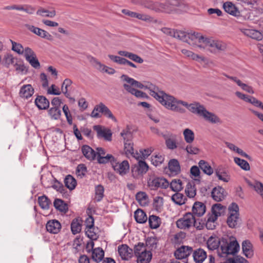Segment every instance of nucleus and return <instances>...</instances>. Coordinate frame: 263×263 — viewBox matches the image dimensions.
Segmentation results:
<instances>
[{
    "label": "nucleus",
    "mask_w": 263,
    "mask_h": 263,
    "mask_svg": "<svg viewBox=\"0 0 263 263\" xmlns=\"http://www.w3.org/2000/svg\"><path fill=\"white\" fill-rule=\"evenodd\" d=\"M149 94L158 101L166 108L180 114H184L186 110L180 107L179 105L185 106L193 114L202 116L205 109V107L199 102H194L189 104L187 102L177 99L174 96L166 93L160 90L159 87L152 83H149Z\"/></svg>",
    "instance_id": "1"
},
{
    "label": "nucleus",
    "mask_w": 263,
    "mask_h": 263,
    "mask_svg": "<svg viewBox=\"0 0 263 263\" xmlns=\"http://www.w3.org/2000/svg\"><path fill=\"white\" fill-rule=\"evenodd\" d=\"M239 250V245L236 239L230 240L228 238L222 237L221 250L223 254L234 255L238 252Z\"/></svg>",
    "instance_id": "2"
},
{
    "label": "nucleus",
    "mask_w": 263,
    "mask_h": 263,
    "mask_svg": "<svg viewBox=\"0 0 263 263\" xmlns=\"http://www.w3.org/2000/svg\"><path fill=\"white\" fill-rule=\"evenodd\" d=\"M147 241H146V242ZM135 254L137 263H148V251L147 244L139 242L135 246Z\"/></svg>",
    "instance_id": "3"
},
{
    "label": "nucleus",
    "mask_w": 263,
    "mask_h": 263,
    "mask_svg": "<svg viewBox=\"0 0 263 263\" xmlns=\"http://www.w3.org/2000/svg\"><path fill=\"white\" fill-rule=\"evenodd\" d=\"M99 112L108 118L111 119L114 121H116V118L110 109L103 103H100L95 106L93 110L91 112V116L95 118H100L101 115Z\"/></svg>",
    "instance_id": "4"
},
{
    "label": "nucleus",
    "mask_w": 263,
    "mask_h": 263,
    "mask_svg": "<svg viewBox=\"0 0 263 263\" xmlns=\"http://www.w3.org/2000/svg\"><path fill=\"white\" fill-rule=\"evenodd\" d=\"M124 151L125 154L127 157L132 156L135 159H146L148 157L147 154H144V152H146V149H140L139 152L137 151L135 152L133 147V143L132 142H125Z\"/></svg>",
    "instance_id": "5"
},
{
    "label": "nucleus",
    "mask_w": 263,
    "mask_h": 263,
    "mask_svg": "<svg viewBox=\"0 0 263 263\" xmlns=\"http://www.w3.org/2000/svg\"><path fill=\"white\" fill-rule=\"evenodd\" d=\"M95 243L92 241H90L87 244L86 249L87 252H91V257L93 260L97 262L102 260L104 256V252L103 249L100 247L93 249Z\"/></svg>",
    "instance_id": "6"
},
{
    "label": "nucleus",
    "mask_w": 263,
    "mask_h": 263,
    "mask_svg": "<svg viewBox=\"0 0 263 263\" xmlns=\"http://www.w3.org/2000/svg\"><path fill=\"white\" fill-rule=\"evenodd\" d=\"M194 215L192 213H187L176 222V226L180 229L190 228L192 225Z\"/></svg>",
    "instance_id": "7"
},
{
    "label": "nucleus",
    "mask_w": 263,
    "mask_h": 263,
    "mask_svg": "<svg viewBox=\"0 0 263 263\" xmlns=\"http://www.w3.org/2000/svg\"><path fill=\"white\" fill-rule=\"evenodd\" d=\"M88 59L92 66L101 72H106L110 74H114L116 72L114 69L102 64L94 57H90Z\"/></svg>",
    "instance_id": "8"
},
{
    "label": "nucleus",
    "mask_w": 263,
    "mask_h": 263,
    "mask_svg": "<svg viewBox=\"0 0 263 263\" xmlns=\"http://www.w3.org/2000/svg\"><path fill=\"white\" fill-rule=\"evenodd\" d=\"M169 186L168 181L163 177H156L149 182V191H156L158 188L166 189Z\"/></svg>",
    "instance_id": "9"
},
{
    "label": "nucleus",
    "mask_w": 263,
    "mask_h": 263,
    "mask_svg": "<svg viewBox=\"0 0 263 263\" xmlns=\"http://www.w3.org/2000/svg\"><path fill=\"white\" fill-rule=\"evenodd\" d=\"M112 166L115 171L121 176L126 174L129 170V165L127 160H124L120 163L115 159L114 162H112Z\"/></svg>",
    "instance_id": "10"
},
{
    "label": "nucleus",
    "mask_w": 263,
    "mask_h": 263,
    "mask_svg": "<svg viewBox=\"0 0 263 263\" xmlns=\"http://www.w3.org/2000/svg\"><path fill=\"white\" fill-rule=\"evenodd\" d=\"M205 40L206 41L204 44V46L200 45H198V47L199 48H206L209 50H210V47L214 48L219 51H223L226 48L225 44L221 41H214L209 38H206V40Z\"/></svg>",
    "instance_id": "11"
},
{
    "label": "nucleus",
    "mask_w": 263,
    "mask_h": 263,
    "mask_svg": "<svg viewBox=\"0 0 263 263\" xmlns=\"http://www.w3.org/2000/svg\"><path fill=\"white\" fill-rule=\"evenodd\" d=\"M93 129L97 132L99 138H103L108 141L111 140L112 133L110 129L99 125H94Z\"/></svg>",
    "instance_id": "12"
},
{
    "label": "nucleus",
    "mask_w": 263,
    "mask_h": 263,
    "mask_svg": "<svg viewBox=\"0 0 263 263\" xmlns=\"http://www.w3.org/2000/svg\"><path fill=\"white\" fill-rule=\"evenodd\" d=\"M207 37H204L200 33L194 32L193 33H187V41L186 42L191 45H197V43H203L205 44Z\"/></svg>",
    "instance_id": "13"
},
{
    "label": "nucleus",
    "mask_w": 263,
    "mask_h": 263,
    "mask_svg": "<svg viewBox=\"0 0 263 263\" xmlns=\"http://www.w3.org/2000/svg\"><path fill=\"white\" fill-rule=\"evenodd\" d=\"M193 252V248L189 246H182L174 252V256L177 259H182L187 257Z\"/></svg>",
    "instance_id": "14"
},
{
    "label": "nucleus",
    "mask_w": 263,
    "mask_h": 263,
    "mask_svg": "<svg viewBox=\"0 0 263 263\" xmlns=\"http://www.w3.org/2000/svg\"><path fill=\"white\" fill-rule=\"evenodd\" d=\"M169 185L171 190L176 192L171 197H184L182 194L178 193V192L183 189L182 182L180 179H173L171 183H169Z\"/></svg>",
    "instance_id": "15"
},
{
    "label": "nucleus",
    "mask_w": 263,
    "mask_h": 263,
    "mask_svg": "<svg viewBox=\"0 0 263 263\" xmlns=\"http://www.w3.org/2000/svg\"><path fill=\"white\" fill-rule=\"evenodd\" d=\"M118 253L123 260H128L133 255V250L126 245H122L118 247Z\"/></svg>",
    "instance_id": "16"
},
{
    "label": "nucleus",
    "mask_w": 263,
    "mask_h": 263,
    "mask_svg": "<svg viewBox=\"0 0 263 263\" xmlns=\"http://www.w3.org/2000/svg\"><path fill=\"white\" fill-rule=\"evenodd\" d=\"M206 244L209 250H216L222 245V238L220 239L216 235H212L209 238Z\"/></svg>",
    "instance_id": "17"
},
{
    "label": "nucleus",
    "mask_w": 263,
    "mask_h": 263,
    "mask_svg": "<svg viewBox=\"0 0 263 263\" xmlns=\"http://www.w3.org/2000/svg\"><path fill=\"white\" fill-rule=\"evenodd\" d=\"M240 218L239 214H229L227 218V223L229 228L236 229L239 227L240 223Z\"/></svg>",
    "instance_id": "18"
},
{
    "label": "nucleus",
    "mask_w": 263,
    "mask_h": 263,
    "mask_svg": "<svg viewBox=\"0 0 263 263\" xmlns=\"http://www.w3.org/2000/svg\"><path fill=\"white\" fill-rule=\"evenodd\" d=\"M192 254L196 263H202L207 257L206 252L201 248L193 250Z\"/></svg>",
    "instance_id": "19"
},
{
    "label": "nucleus",
    "mask_w": 263,
    "mask_h": 263,
    "mask_svg": "<svg viewBox=\"0 0 263 263\" xmlns=\"http://www.w3.org/2000/svg\"><path fill=\"white\" fill-rule=\"evenodd\" d=\"M166 5L165 7V12L170 13L175 7H181L184 5L183 0H167L164 3Z\"/></svg>",
    "instance_id": "20"
},
{
    "label": "nucleus",
    "mask_w": 263,
    "mask_h": 263,
    "mask_svg": "<svg viewBox=\"0 0 263 263\" xmlns=\"http://www.w3.org/2000/svg\"><path fill=\"white\" fill-rule=\"evenodd\" d=\"M61 229V223L57 220H49L46 224L47 231L50 233L57 234Z\"/></svg>",
    "instance_id": "21"
},
{
    "label": "nucleus",
    "mask_w": 263,
    "mask_h": 263,
    "mask_svg": "<svg viewBox=\"0 0 263 263\" xmlns=\"http://www.w3.org/2000/svg\"><path fill=\"white\" fill-rule=\"evenodd\" d=\"M206 211V207L204 203L196 201L192 208V213L194 215H197L198 217L202 216Z\"/></svg>",
    "instance_id": "22"
},
{
    "label": "nucleus",
    "mask_w": 263,
    "mask_h": 263,
    "mask_svg": "<svg viewBox=\"0 0 263 263\" xmlns=\"http://www.w3.org/2000/svg\"><path fill=\"white\" fill-rule=\"evenodd\" d=\"M28 29L30 31L33 32L37 35L40 36L41 37L46 39L50 41L52 40L51 35L43 29H42L38 27H34L33 26H30Z\"/></svg>",
    "instance_id": "23"
},
{
    "label": "nucleus",
    "mask_w": 263,
    "mask_h": 263,
    "mask_svg": "<svg viewBox=\"0 0 263 263\" xmlns=\"http://www.w3.org/2000/svg\"><path fill=\"white\" fill-rule=\"evenodd\" d=\"M223 8L225 11L233 15V16H238L240 12L239 11L237 8L231 2H227L223 5Z\"/></svg>",
    "instance_id": "24"
},
{
    "label": "nucleus",
    "mask_w": 263,
    "mask_h": 263,
    "mask_svg": "<svg viewBox=\"0 0 263 263\" xmlns=\"http://www.w3.org/2000/svg\"><path fill=\"white\" fill-rule=\"evenodd\" d=\"M253 246L249 240H245L242 243V250L244 255L247 258H251L253 255Z\"/></svg>",
    "instance_id": "25"
},
{
    "label": "nucleus",
    "mask_w": 263,
    "mask_h": 263,
    "mask_svg": "<svg viewBox=\"0 0 263 263\" xmlns=\"http://www.w3.org/2000/svg\"><path fill=\"white\" fill-rule=\"evenodd\" d=\"M81 151L86 158L89 160H94L97 156L96 152L89 146L84 145L82 146Z\"/></svg>",
    "instance_id": "26"
},
{
    "label": "nucleus",
    "mask_w": 263,
    "mask_h": 263,
    "mask_svg": "<svg viewBox=\"0 0 263 263\" xmlns=\"http://www.w3.org/2000/svg\"><path fill=\"white\" fill-rule=\"evenodd\" d=\"M121 79L125 82L124 84H128L129 85V86H131V87L135 88H143L144 87V85L140 82L134 80L133 78H129L127 75L122 74L121 76Z\"/></svg>",
    "instance_id": "27"
},
{
    "label": "nucleus",
    "mask_w": 263,
    "mask_h": 263,
    "mask_svg": "<svg viewBox=\"0 0 263 263\" xmlns=\"http://www.w3.org/2000/svg\"><path fill=\"white\" fill-rule=\"evenodd\" d=\"M121 79L125 82L124 84H128L129 85V86H131V87L135 88H143L144 87V85L140 82L134 80L133 78H129L127 75L122 74L121 76Z\"/></svg>",
    "instance_id": "28"
},
{
    "label": "nucleus",
    "mask_w": 263,
    "mask_h": 263,
    "mask_svg": "<svg viewBox=\"0 0 263 263\" xmlns=\"http://www.w3.org/2000/svg\"><path fill=\"white\" fill-rule=\"evenodd\" d=\"M34 89L30 84L23 85L20 89L19 95L22 98L27 99L32 96Z\"/></svg>",
    "instance_id": "29"
},
{
    "label": "nucleus",
    "mask_w": 263,
    "mask_h": 263,
    "mask_svg": "<svg viewBox=\"0 0 263 263\" xmlns=\"http://www.w3.org/2000/svg\"><path fill=\"white\" fill-rule=\"evenodd\" d=\"M34 102L40 109H46L49 106V100L43 96H38L35 99Z\"/></svg>",
    "instance_id": "30"
},
{
    "label": "nucleus",
    "mask_w": 263,
    "mask_h": 263,
    "mask_svg": "<svg viewBox=\"0 0 263 263\" xmlns=\"http://www.w3.org/2000/svg\"><path fill=\"white\" fill-rule=\"evenodd\" d=\"M118 53L121 56L126 57L130 60L138 63H142L143 62V60L141 57H140L137 54L132 52L124 50H120L118 52Z\"/></svg>",
    "instance_id": "31"
},
{
    "label": "nucleus",
    "mask_w": 263,
    "mask_h": 263,
    "mask_svg": "<svg viewBox=\"0 0 263 263\" xmlns=\"http://www.w3.org/2000/svg\"><path fill=\"white\" fill-rule=\"evenodd\" d=\"M202 117H203L206 120L212 123H221L220 119L215 114L205 109L204 113H203Z\"/></svg>",
    "instance_id": "32"
},
{
    "label": "nucleus",
    "mask_w": 263,
    "mask_h": 263,
    "mask_svg": "<svg viewBox=\"0 0 263 263\" xmlns=\"http://www.w3.org/2000/svg\"><path fill=\"white\" fill-rule=\"evenodd\" d=\"M168 166L170 172L175 175H178L181 172L179 162L176 159H171L168 163Z\"/></svg>",
    "instance_id": "33"
},
{
    "label": "nucleus",
    "mask_w": 263,
    "mask_h": 263,
    "mask_svg": "<svg viewBox=\"0 0 263 263\" xmlns=\"http://www.w3.org/2000/svg\"><path fill=\"white\" fill-rule=\"evenodd\" d=\"M123 87L127 91L134 95L138 98H147V95L145 92L138 90L135 88L131 87V86H129L128 84H123Z\"/></svg>",
    "instance_id": "34"
},
{
    "label": "nucleus",
    "mask_w": 263,
    "mask_h": 263,
    "mask_svg": "<svg viewBox=\"0 0 263 263\" xmlns=\"http://www.w3.org/2000/svg\"><path fill=\"white\" fill-rule=\"evenodd\" d=\"M164 3H161L158 2L153 1H149V9L153 10L155 12H164L165 6Z\"/></svg>",
    "instance_id": "35"
},
{
    "label": "nucleus",
    "mask_w": 263,
    "mask_h": 263,
    "mask_svg": "<svg viewBox=\"0 0 263 263\" xmlns=\"http://www.w3.org/2000/svg\"><path fill=\"white\" fill-rule=\"evenodd\" d=\"M161 223V218L156 215H152L149 216V228L152 229L158 228Z\"/></svg>",
    "instance_id": "36"
},
{
    "label": "nucleus",
    "mask_w": 263,
    "mask_h": 263,
    "mask_svg": "<svg viewBox=\"0 0 263 263\" xmlns=\"http://www.w3.org/2000/svg\"><path fill=\"white\" fill-rule=\"evenodd\" d=\"M199 168L203 171V172L208 175H211L213 173V169L210 165L209 163L205 160H201L198 163Z\"/></svg>",
    "instance_id": "37"
},
{
    "label": "nucleus",
    "mask_w": 263,
    "mask_h": 263,
    "mask_svg": "<svg viewBox=\"0 0 263 263\" xmlns=\"http://www.w3.org/2000/svg\"><path fill=\"white\" fill-rule=\"evenodd\" d=\"M82 228V220L79 218H74L71 223V230L73 234L80 233Z\"/></svg>",
    "instance_id": "38"
},
{
    "label": "nucleus",
    "mask_w": 263,
    "mask_h": 263,
    "mask_svg": "<svg viewBox=\"0 0 263 263\" xmlns=\"http://www.w3.org/2000/svg\"><path fill=\"white\" fill-rule=\"evenodd\" d=\"M245 34L249 36L250 37L256 40L257 41H260L263 38L262 34L258 30L253 29H247L245 31Z\"/></svg>",
    "instance_id": "39"
},
{
    "label": "nucleus",
    "mask_w": 263,
    "mask_h": 263,
    "mask_svg": "<svg viewBox=\"0 0 263 263\" xmlns=\"http://www.w3.org/2000/svg\"><path fill=\"white\" fill-rule=\"evenodd\" d=\"M54 206L58 210L66 213L68 211V204L61 199L56 198L54 201Z\"/></svg>",
    "instance_id": "40"
},
{
    "label": "nucleus",
    "mask_w": 263,
    "mask_h": 263,
    "mask_svg": "<svg viewBox=\"0 0 263 263\" xmlns=\"http://www.w3.org/2000/svg\"><path fill=\"white\" fill-rule=\"evenodd\" d=\"M185 194L187 197H195L196 194L195 184L193 181L188 182L185 190Z\"/></svg>",
    "instance_id": "41"
},
{
    "label": "nucleus",
    "mask_w": 263,
    "mask_h": 263,
    "mask_svg": "<svg viewBox=\"0 0 263 263\" xmlns=\"http://www.w3.org/2000/svg\"><path fill=\"white\" fill-rule=\"evenodd\" d=\"M215 173L218 179L222 180L225 182H228L230 179V176L227 172L221 168H217L215 169Z\"/></svg>",
    "instance_id": "42"
},
{
    "label": "nucleus",
    "mask_w": 263,
    "mask_h": 263,
    "mask_svg": "<svg viewBox=\"0 0 263 263\" xmlns=\"http://www.w3.org/2000/svg\"><path fill=\"white\" fill-rule=\"evenodd\" d=\"M134 217L136 221L140 223H144L147 220L146 214L140 209H138L135 211Z\"/></svg>",
    "instance_id": "43"
},
{
    "label": "nucleus",
    "mask_w": 263,
    "mask_h": 263,
    "mask_svg": "<svg viewBox=\"0 0 263 263\" xmlns=\"http://www.w3.org/2000/svg\"><path fill=\"white\" fill-rule=\"evenodd\" d=\"M226 196L224 189L220 186L215 187L211 192V197H224Z\"/></svg>",
    "instance_id": "44"
},
{
    "label": "nucleus",
    "mask_w": 263,
    "mask_h": 263,
    "mask_svg": "<svg viewBox=\"0 0 263 263\" xmlns=\"http://www.w3.org/2000/svg\"><path fill=\"white\" fill-rule=\"evenodd\" d=\"M65 186L70 190L76 187L77 185L76 180L70 175H67L64 180Z\"/></svg>",
    "instance_id": "45"
},
{
    "label": "nucleus",
    "mask_w": 263,
    "mask_h": 263,
    "mask_svg": "<svg viewBox=\"0 0 263 263\" xmlns=\"http://www.w3.org/2000/svg\"><path fill=\"white\" fill-rule=\"evenodd\" d=\"M136 159L139 161L138 166L137 168L138 174H142L145 173L148 170V165L145 161H144L145 159L139 158Z\"/></svg>",
    "instance_id": "46"
},
{
    "label": "nucleus",
    "mask_w": 263,
    "mask_h": 263,
    "mask_svg": "<svg viewBox=\"0 0 263 263\" xmlns=\"http://www.w3.org/2000/svg\"><path fill=\"white\" fill-rule=\"evenodd\" d=\"M164 160V157L159 154L153 155L151 158L152 164L155 166L160 165L163 162Z\"/></svg>",
    "instance_id": "47"
},
{
    "label": "nucleus",
    "mask_w": 263,
    "mask_h": 263,
    "mask_svg": "<svg viewBox=\"0 0 263 263\" xmlns=\"http://www.w3.org/2000/svg\"><path fill=\"white\" fill-rule=\"evenodd\" d=\"M183 135L185 141L187 143H191L194 140L195 136L194 132L190 129L186 128L183 131Z\"/></svg>",
    "instance_id": "48"
},
{
    "label": "nucleus",
    "mask_w": 263,
    "mask_h": 263,
    "mask_svg": "<svg viewBox=\"0 0 263 263\" xmlns=\"http://www.w3.org/2000/svg\"><path fill=\"white\" fill-rule=\"evenodd\" d=\"M234 160L242 170L245 171H249L250 170V165L247 161L238 157H235Z\"/></svg>",
    "instance_id": "49"
},
{
    "label": "nucleus",
    "mask_w": 263,
    "mask_h": 263,
    "mask_svg": "<svg viewBox=\"0 0 263 263\" xmlns=\"http://www.w3.org/2000/svg\"><path fill=\"white\" fill-rule=\"evenodd\" d=\"M48 114L51 119L58 120L61 115V110L60 108L51 107L48 110Z\"/></svg>",
    "instance_id": "50"
},
{
    "label": "nucleus",
    "mask_w": 263,
    "mask_h": 263,
    "mask_svg": "<svg viewBox=\"0 0 263 263\" xmlns=\"http://www.w3.org/2000/svg\"><path fill=\"white\" fill-rule=\"evenodd\" d=\"M36 14L41 15L42 16L53 17L56 15V12L55 10L49 11L43 8H40L37 11Z\"/></svg>",
    "instance_id": "51"
},
{
    "label": "nucleus",
    "mask_w": 263,
    "mask_h": 263,
    "mask_svg": "<svg viewBox=\"0 0 263 263\" xmlns=\"http://www.w3.org/2000/svg\"><path fill=\"white\" fill-rule=\"evenodd\" d=\"M226 207L220 203L214 204L212 208V212L213 214H216L220 216L222 213L224 212Z\"/></svg>",
    "instance_id": "52"
},
{
    "label": "nucleus",
    "mask_w": 263,
    "mask_h": 263,
    "mask_svg": "<svg viewBox=\"0 0 263 263\" xmlns=\"http://www.w3.org/2000/svg\"><path fill=\"white\" fill-rule=\"evenodd\" d=\"M98 162L100 164H105L110 162L111 164L114 162L115 158L111 154H107L106 156H102L97 158Z\"/></svg>",
    "instance_id": "53"
},
{
    "label": "nucleus",
    "mask_w": 263,
    "mask_h": 263,
    "mask_svg": "<svg viewBox=\"0 0 263 263\" xmlns=\"http://www.w3.org/2000/svg\"><path fill=\"white\" fill-rule=\"evenodd\" d=\"M120 135L123 137L124 142H130V140L133 138V135L130 129L128 127L126 129H123Z\"/></svg>",
    "instance_id": "54"
},
{
    "label": "nucleus",
    "mask_w": 263,
    "mask_h": 263,
    "mask_svg": "<svg viewBox=\"0 0 263 263\" xmlns=\"http://www.w3.org/2000/svg\"><path fill=\"white\" fill-rule=\"evenodd\" d=\"M10 41L12 44V50L19 54H23L24 49L22 45L12 40H10Z\"/></svg>",
    "instance_id": "55"
},
{
    "label": "nucleus",
    "mask_w": 263,
    "mask_h": 263,
    "mask_svg": "<svg viewBox=\"0 0 263 263\" xmlns=\"http://www.w3.org/2000/svg\"><path fill=\"white\" fill-rule=\"evenodd\" d=\"M52 187L56 190L57 191L59 192L63 195L65 194V187L63 185L62 183H61L58 181L55 180L53 181V183H52Z\"/></svg>",
    "instance_id": "56"
},
{
    "label": "nucleus",
    "mask_w": 263,
    "mask_h": 263,
    "mask_svg": "<svg viewBox=\"0 0 263 263\" xmlns=\"http://www.w3.org/2000/svg\"><path fill=\"white\" fill-rule=\"evenodd\" d=\"M185 237V233L182 232H180L176 234L173 238L172 239V241L175 244H179L181 242L182 240Z\"/></svg>",
    "instance_id": "57"
},
{
    "label": "nucleus",
    "mask_w": 263,
    "mask_h": 263,
    "mask_svg": "<svg viewBox=\"0 0 263 263\" xmlns=\"http://www.w3.org/2000/svg\"><path fill=\"white\" fill-rule=\"evenodd\" d=\"M175 36H174L175 38L178 39L180 40L183 41V42H186L187 41V33L185 31H181V30H175Z\"/></svg>",
    "instance_id": "58"
},
{
    "label": "nucleus",
    "mask_w": 263,
    "mask_h": 263,
    "mask_svg": "<svg viewBox=\"0 0 263 263\" xmlns=\"http://www.w3.org/2000/svg\"><path fill=\"white\" fill-rule=\"evenodd\" d=\"M40 206L43 209H48L51 203L49 198H38Z\"/></svg>",
    "instance_id": "59"
},
{
    "label": "nucleus",
    "mask_w": 263,
    "mask_h": 263,
    "mask_svg": "<svg viewBox=\"0 0 263 263\" xmlns=\"http://www.w3.org/2000/svg\"><path fill=\"white\" fill-rule=\"evenodd\" d=\"M205 220H203L202 219H196L194 217L193 226L195 227L197 230H202L204 227Z\"/></svg>",
    "instance_id": "60"
},
{
    "label": "nucleus",
    "mask_w": 263,
    "mask_h": 263,
    "mask_svg": "<svg viewBox=\"0 0 263 263\" xmlns=\"http://www.w3.org/2000/svg\"><path fill=\"white\" fill-rule=\"evenodd\" d=\"M181 148L185 150L188 154L192 155L198 154L200 151V149L198 148L194 147L190 144L187 145L185 148L181 147Z\"/></svg>",
    "instance_id": "61"
},
{
    "label": "nucleus",
    "mask_w": 263,
    "mask_h": 263,
    "mask_svg": "<svg viewBox=\"0 0 263 263\" xmlns=\"http://www.w3.org/2000/svg\"><path fill=\"white\" fill-rule=\"evenodd\" d=\"M26 61L29 63L32 67L35 69H38L40 67V63L37 59L36 55L28 59Z\"/></svg>",
    "instance_id": "62"
},
{
    "label": "nucleus",
    "mask_w": 263,
    "mask_h": 263,
    "mask_svg": "<svg viewBox=\"0 0 263 263\" xmlns=\"http://www.w3.org/2000/svg\"><path fill=\"white\" fill-rule=\"evenodd\" d=\"M87 172V168L84 164H80L77 168V174L78 176L83 177Z\"/></svg>",
    "instance_id": "63"
},
{
    "label": "nucleus",
    "mask_w": 263,
    "mask_h": 263,
    "mask_svg": "<svg viewBox=\"0 0 263 263\" xmlns=\"http://www.w3.org/2000/svg\"><path fill=\"white\" fill-rule=\"evenodd\" d=\"M165 144L167 148L170 149H174L177 147L176 141L171 138L165 139Z\"/></svg>",
    "instance_id": "64"
}]
</instances>
